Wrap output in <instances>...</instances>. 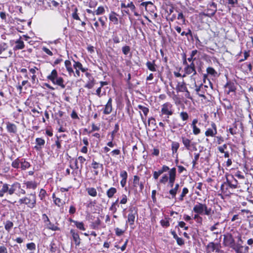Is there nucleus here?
<instances>
[{
  "mask_svg": "<svg viewBox=\"0 0 253 253\" xmlns=\"http://www.w3.org/2000/svg\"><path fill=\"white\" fill-rule=\"evenodd\" d=\"M118 16L119 15L116 12L111 11L109 14V19L114 25H118L119 23Z\"/></svg>",
  "mask_w": 253,
  "mask_h": 253,
  "instance_id": "32",
  "label": "nucleus"
},
{
  "mask_svg": "<svg viewBox=\"0 0 253 253\" xmlns=\"http://www.w3.org/2000/svg\"><path fill=\"white\" fill-rule=\"evenodd\" d=\"M224 88H227L228 90H226V93L227 94H229L230 92H236L237 87L235 84L231 81H228L226 84L224 85Z\"/></svg>",
  "mask_w": 253,
  "mask_h": 253,
  "instance_id": "27",
  "label": "nucleus"
},
{
  "mask_svg": "<svg viewBox=\"0 0 253 253\" xmlns=\"http://www.w3.org/2000/svg\"><path fill=\"white\" fill-rule=\"evenodd\" d=\"M48 196L46 190L43 188L40 189L38 196L42 201H45V198Z\"/></svg>",
  "mask_w": 253,
  "mask_h": 253,
  "instance_id": "45",
  "label": "nucleus"
},
{
  "mask_svg": "<svg viewBox=\"0 0 253 253\" xmlns=\"http://www.w3.org/2000/svg\"><path fill=\"white\" fill-rule=\"evenodd\" d=\"M226 178V184L231 188L235 189L238 187V180L235 175H225Z\"/></svg>",
  "mask_w": 253,
  "mask_h": 253,
  "instance_id": "19",
  "label": "nucleus"
},
{
  "mask_svg": "<svg viewBox=\"0 0 253 253\" xmlns=\"http://www.w3.org/2000/svg\"><path fill=\"white\" fill-rule=\"evenodd\" d=\"M216 11L217 4L214 2H211L208 4L207 13L204 12H200L199 14V16L201 19L206 16L211 17L215 14Z\"/></svg>",
  "mask_w": 253,
  "mask_h": 253,
  "instance_id": "8",
  "label": "nucleus"
},
{
  "mask_svg": "<svg viewBox=\"0 0 253 253\" xmlns=\"http://www.w3.org/2000/svg\"><path fill=\"white\" fill-rule=\"evenodd\" d=\"M220 208L221 207H219ZM220 210H218V209H215L214 207L213 209L212 210L211 208H209L208 210V212H209V214H206V215L208 216L209 219L210 221H213V222L218 221V220L221 218L222 213L220 212Z\"/></svg>",
  "mask_w": 253,
  "mask_h": 253,
  "instance_id": "10",
  "label": "nucleus"
},
{
  "mask_svg": "<svg viewBox=\"0 0 253 253\" xmlns=\"http://www.w3.org/2000/svg\"><path fill=\"white\" fill-rule=\"evenodd\" d=\"M67 135L65 134H62L60 135H56V139L55 141V143L51 145V147L53 149L55 150V153L58 155L61 152V149H63L62 144L63 143V140L62 138H65Z\"/></svg>",
  "mask_w": 253,
  "mask_h": 253,
  "instance_id": "9",
  "label": "nucleus"
},
{
  "mask_svg": "<svg viewBox=\"0 0 253 253\" xmlns=\"http://www.w3.org/2000/svg\"><path fill=\"white\" fill-rule=\"evenodd\" d=\"M26 247H27V249H28L31 251H34L36 249V244L34 242H31V243L27 244Z\"/></svg>",
  "mask_w": 253,
  "mask_h": 253,
  "instance_id": "64",
  "label": "nucleus"
},
{
  "mask_svg": "<svg viewBox=\"0 0 253 253\" xmlns=\"http://www.w3.org/2000/svg\"><path fill=\"white\" fill-rule=\"evenodd\" d=\"M220 248V245L214 242H210L206 246L207 253H212L214 252L219 253Z\"/></svg>",
  "mask_w": 253,
  "mask_h": 253,
  "instance_id": "21",
  "label": "nucleus"
},
{
  "mask_svg": "<svg viewBox=\"0 0 253 253\" xmlns=\"http://www.w3.org/2000/svg\"><path fill=\"white\" fill-rule=\"evenodd\" d=\"M30 167V163L26 161L25 159L22 158L21 159L20 168L22 169L25 170Z\"/></svg>",
  "mask_w": 253,
  "mask_h": 253,
  "instance_id": "51",
  "label": "nucleus"
},
{
  "mask_svg": "<svg viewBox=\"0 0 253 253\" xmlns=\"http://www.w3.org/2000/svg\"><path fill=\"white\" fill-rule=\"evenodd\" d=\"M140 6L144 7L145 10L150 14L154 13L155 17L157 16V14L155 12L156 9V6L151 1L142 2Z\"/></svg>",
  "mask_w": 253,
  "mask_h": 253,
  "instance_id": "15",
  "label": "nucleus"
},
{
  "mask_svg": "<svg viewBox=\"0 0 253 253\" xmlns=\"http://www.w3.org/2000/svg\"><path fill=\"white\" fill-rule=\"evenodd\" d=\"M237 236L236 238L237 239V244H236V245H238L239 244V246H240V247H239V253H240L241 252V249L243 248L242 244H243L244 242L242 239L241 234L239 232H237Z\"/></svg>",
  "mask_w": 253,
  "mask_h": 253,
  "instance_id": "44",
  "label": "nucleus"
},
{
  "mask_svg": "<svg viewBox=\"0 0 253 253\" xmlns=\"http://www.w3.org/2000/svg\"><path fill=\"white\" fill-rule=\"evenodd\" d=\"M17 206H26L27 208L33 209L36 207L37 196L35 192L31 193L20 198L18 201Z\"/></svg>",
  "mask_w": 253,
  "mask_h": 253,
  "instance_id": "1",
  "label": "nucleus"
},
{
  "mask_svg": "<svg viewBox=\"0 0 253 253\" xmlns=\"http://www.w3.org/2000/svg\"><path fill=\"white\" fill-rule=\"evenodd\" d=\"M174 112L173 105L170 102H167L161 106L160 116L163 117L164 116H172Z\"/></svg>",
  "mask_w": 253,
  "mask_h": 253,
  "instance_id": "7",
  "label": "nucleus"
},
{
  "mask_svg": "<svg viewBox=\"0 0 253 253\" xmlns=\"http://www.w3.org/2000/svg\"><path fill=\"white\" fill-rule=\"evenodd\" d=\"M95 84V80L94 78L88 80L86 84L84 85V87L87 89H91Z\"/></svg>",
  "mask_w": 253,
  "mask_h": 253,
  "instance_id": "55",
  "label": "nucleus"
},
{
  "mask_svg": "<svg viewBox=\"0 0 253 253\" xmlns=\"http://www.w3.org/2000/svg\"><path fill=\"white\" fill-rule=\"evenodd\" d=\"M6 129L9 133L11 134H16L18 131L17 126L10 122H7L6 123Z\"/></svg>",
  "mask_w": 253,
  "mask_h": 253,
  "instance_id": "25",
  "label": "nucleus"
},
{
  "mask_svg": "<svg viewBox=\"0 0 253 253\" xmlns=\"http://www.w3.org/2000/svg\"><path fill=\"white\" fill-rule=\"evenodd\" d=\"M70 166L73 169L72 174H80L81 173L82 167L79 166L77 160L71 161Z\"/></svg>",
  "mask_w": 253,
  "mask_h": 253,
  "instance_id": "24",
  "label": "nucleus"
},
{
  "mask_svg": "<svg viewBox=\"0 0 253 253\" xmlns=\"http://www.w3.org/2000/svg\"><path fill=\"white\" fill-rule=\"evenodd\" d=\"M146 66L150 71L156 72L157 71V66L155 63V60L152 61H148L146 63Z\"/></svg>",
  "mask_w": 253,
  "mask_h": 253,
  "instance_id": "38",
  "label": "nucleus"
},
{
  "mask_svg": "<svg viewBox=\"0 0 253 253\" xmlns=\"http://www.w3.org/2000/svg\"><path fill=\"white\" fill-rule=\"evenodd\" d=\"M128 2L126 4V0H124L121 1V8H129L130 10L133 13L135 16H140V15L136 10V7L132 1L128 0Z\"/></svg>",
  "mask_w": 253,
  "mask_h": 253,
  "instance_id": "16",
  "label": "nucleus"
},
{
  "mask_svg": "<svg viewBox=\"0 0 253 253\" xmlns=\"http://www.w3.org/2000/svg\"><path fill=\"white\" fill-rule=\"evenodd\" d=\"M46 79L52 84L59 86L62 89H64L66 87L64 79L59 76L57 71L55 69H53L50 73L47 76Z\"/></svg>",
  "mask_w": 253,
  "mask_h": 253,
  "instance_id": "3",
  "label": "nucleus"
},
{
  "mask_svg": "<svg viewBox=\"0 0 253 253\" xmlns=\"http://www.w3.org/2000/svg\"><path fill=\"white\" fill-rule=\"evenodd\" d=\"M88 194L91 197H96L97 195V192L95 188L88 187L86 189Z\"/></svg>",
  "mask_w": 253,
  "mask_h": 253,
  "instance_id": "50",
  "label": "nucleus"
},
{
  "mask_svg": "<svg viewBox=\"0 0 253 253\" xmlns=\"http://www.w3.org/2000/svg\"><path fill=\"white\" fill-rule=\"evenodd\" d=\"M105 12V8L103 6H99L97 9L93 12V15H99L103 14Z\"/></svg>",
  "mask_w": 253,
  "mask_h": 253,
  "instance_id": "52",
  "label": "nucleus"
},
{
  "mask_svg": "<svg viewBox=\"0 0 253 253\" xmlns=\"http://www.w3.org/2000/svg\"><path fill=\"white\" fill-rule=\"evenodd\" d=\"M209 208L206 205V204H202L201 203H197V204L195 205L193 209V211H194L195 213H200L201 215H206L209 214V212H208V210Z\"/></svg>",
  "mask_w": 253,
  "mask_h": 253,
  "instance_id": "12",
  "label": "nucleus"
},
{
  "mask_svg": "<svg viewBox=\"0 0 253 253\" xmlns=\"http://www.w3.org/2000/svg\"><path fill=\"white\" fill-rule=\"evenodd\" d=\"M138 208L136 206H130L128 208V214L126 221V225L127 227V224L131 226L134 224L136 217H138Z\"/></svg>",
  "mask_w": 253,
  "mask_h": 253,
  "instance_id": "5",
  "label": "nucleus"
},
{
  "mask_svg": "<svg viewBox=\"0 0 253 253\" xmlns=\"http://www.w3.org/2000/svg\"><path fill=\"white\" fill-rule=\"evenodd\" d=\"M23 184L26 186V188L28 189L35 190L39 183L35 181H24Z\"/></svg>",
  "mask_w": 253,
  "mask_h": 253,
  "instance_id": "33",
  "label": "nucleus"
},
{
  "mask_svg": "<svg viewBox=\"0 0 253 253\" xmlns=\"http://www.w3.org/2000/svg\"><path fill=\"white\" fill-rule=\"evenodd\" d=\"M71 9L72 11L71 17L74 20L80 21L81 19L79 16V10L78 7L75 5H71Z\"/></svg>",
  "mask_w": 253,
  "mask_h": 253,
  "instance_id": "30",
  "label": "nucleus"
},
{
  "mask_svg": "<svg viewBox=\"0 0 253 253\" xmlns=\"http://www.w3.org/2000/svg\"><path fill=\"white\" fill-rule=\"evenodd\" d=\"M137 107L143 113V114H142V113H141V111L139 112V115L140 116L141 121L144 124L146 125V118L147 117L148 113H149V109L148 107H146V106H143L141 104L138 105Z\"/></svg>",
  "mask_w": 253,
  "mask_h": 253,
  "instance_id": "20",
  "label": "nucleus"
},
{
  "mask_svg": "<svg viewBox=\"0 0 253 253\" xmlns=\"http://www.w3.org/2000/svg\"><path fill=\"white\" fill-rule=\"evenodd\" d=\"M21 185L18 182L14 183L9 188L8 185L6 183L3 184L2 181H0V197H3L6 192H8L9 195H12L16 189L20 188Z\"/></svg>",
  "mask_w": 253,
  "mask_h": 253,
  "instance_id": "4",
  "label": "nucleus"
},
{
  "mask_svg": "<svg viewBox=\"0 0 253 253\" xmlns=\"http://www.w3.org/2000/svg\"><path fill=\"white\" fill-rule=\"evenodd\" d=\"M26 84H29V86H30V83L28 79L23 81L21 84H19L16 86L17 90L20 92H21L23 89V86L25 85Z\"/></svg>",
  "mask_w": 253,
  "mask_h": 253,
  "instance_id": "54",
  "label": "nucleus"
},
{
  "mask_svg": "<svg viewBox=\"0 0 253 253\" xmlns=\"http://www.w3.org/2000/svg\"><path fill=\"white\" fill-rule=\"evenodd\" d=\"M175 89L177 92H185V96L188 99H192L190 93L188 91L186 83L184 81L179 82L176 86Z\"/></svg>",
  "mask_w": 253,
  "mask_h": 253,
  "instance_id": "13",
  "label": "nucleus"
},
{
  "mask_svg": "<svg viewBox=\"0 0 253 253\" xmlns=\"http://www.w3.org/2000/svg\"><path fill=\"white\" fill-rule=\"evenodd\" d=\"M4 228L6 231L9 232L13 228L14 224L12 221L7 220L4 223Z\"/></svg>",
  "mask_w": 253,
  "mask_h": 253,
  "instance_id": "48",
  "label": "nucleus"
},
{
  "mask_svg": "<svg viewBox=\"0 0 253 253\" xmlns=\"http://www.w3.org/2000/svg\"><path fill=\"white\" fill-rule=\"evenodd\" d=\"M64 64L67 71L70 76H71L74 73V70L72 68V65L71 61L69 60H66L64 62Z\"/></svg>",
  "mask_w": 253,
  "mask_h": 253,
  "instance_id": "40",
  "label": "nucleus"
},
{
  "mask_svg": "<svg viewBox=\"0 0 253 253\" xmlns=\"http://www.w3.org/2000/svg\"><path fill=\"white\" fill-rule=\"evenodd\" d=\"M73 67L75 69L80 70L82 72H85L88 71V68L83 67L82 64L78 61L73 60Z\"/></svg>",
  "mask_w": 253,
  "mask_h": 253,
  "instance_id": "37",
  "label": "nucleus"
},
{
  "mask_svg": "<svg viewBox=\"0 0 253 253\" xmlns=\"http://www.w3.org/2000/svg\"><path fill=\"white\" fill-rule=\"evenodd\" d=\"M211 128H208L205 132V135L207 137H215L217 133V126L216 124L212 122L211 123Z\"/></svg>",
  "mask_w": 253,
  "mask_h": 253,
  "instance_id": "22",
  "label": "nucleus"
},
{
  "mask_svg": "<svg viewBox=\"0 0 253 253\" xmlns=\"http://www.w3.org/2000/svg\"><path fill=\"white\" fill-rule=\"evenodd\" d=\"M181 142L184 145V147L187 150H192V149H196L195 144L192 140L185 136H181Z\"/></svg>",
  "mask_w": 253,
  "mask_h": 253,
  "instance_id": "17",
  "label": "nucleus"
},
{
  "mask_svg": "<svg viewBox=\"0 0 253 253\" xmlns=\"http://www.w3.org/2000/svg\"><path fill=\"white\" fill-rule=\"evenodd\" d=\"M21 165V159L18 157L15 160H14L11 163V166L13 168L18 169L20 168Z\"/></svg>",
  "mask_w": 253,
  "mask_h": 253,
  "instance_id": "53",
  "label": "nucleus"
},
{
  "mask_svg": "<svg viewBox=\"0 0 253 253\" xmlns=\"http://www.w3.org/2000/svg\"><path fill=\"white\" fill-rule=\"evenodd\" d=\"M176 12L178 13L177 18L178 20H181L182 24H185V16L183 15V13L180 11L179 12L178 10H176Z\"/></svg>",
  "mask_w": 253,
  "mask_h": 253,
  "instance_id": "59",
  "label": "nucleus"
},
{
  "mask_svg": "<svg viewBox=\"0 0 253 253\" xmlns=\"http://www.w3.org/2000/svg\"><path fill=\"white\" fill-rule=\"evenodd\" d=\"M119 207V199H117L112 204L111 207L109 208V211H111L112 213L114 214L117 212Z\"/></svg>",
  "mask_w": 253,
  "mask_h": 253,
  "instance_id": "43",
  "label": "nucleus"
},
{
  "mask_svg": "<svg viewBox=\"0 0 253 253\" xmlns=\"http://www.w3.org/2000/svg\"><path fill=\"white\" fill-rule=\"evenodd\" d=\"M101 224V221L99 217H97L96 219L91 223L90 224V228L94 230H98L100 229V226Z\"/></svg>",
  "mask_w": 253,
  "mask_h": 253,
  "instance_id": "41",
  "label": "nucleus"
},
{
  "mask_svg": "<svg viewBox=\"0 0 253 253\" xmlns=\"http://www.w3.org/2000/svg\"><path fill=\"white\" fill-rule=\"evenodd\" d=\"M188 192H189V190L187 188H186V187L183 188L182 189V193L179 198V200L181 201H183L184 197L186 196V195L187 194H188Z\"/></svg>",
  "mask_w": 253,
  "mask_h": 253,
  "instance_id": "61",
  "label": "nucleus"
},
{
  "mask_svg": "<svg viewBox=\"0 0 253 253\" xmlns=\"http://www.w3.org/2000/svg\"><path fill=\"white\" fill-rule=\"evenodd\" d=\"M49 250L51 253H60V248L54 240H52L49 245Z\"/></svg>",
  "mask_w": 253,
  "mask_h": 253,
  "instance_id": "35",
  "label": "nucleus"
},
{
  "mask_svg": "<svg viewBox=\"0 0 253 253\" xmlns=\"http://www.w3.org/2000/svg\"><path fill=\"white\" fill-rule=\"evenodd\" d=\"M223 244L225 246L229 247L234 250L237 253H239V247L238 245H236L235 240L233 238V235L231 233H227L226 235H224Z\"/></svg>",
  "mask_w": 253,
  "mask_h": 253,
  "instance_id": "6",
  "label": "nucleus"
},
{
  "mask_svg": "<svg viewBox=\"0 0 253 253\" xmlns=\"http://www.w3.org/2000/svg\"><path fill=\"white\" fill-rule=\"evenodd\" d=\"M169 170V167L164 165L158 171H154L153 174H162L163 172L168 171Z\"/></svg>",
  "mask_w": 253,
  "mask_h": 253,
  "instance_id": "58",
  "label": "nucleus"
},
{
  "mask_svg": "<svg viewBox=\"0 0 253 253\" xmlns=\"http://www.w3.org/2000/svg\"><path fill=\"white\" fill-rule=\"evenodd\" d=\"M180 147V144L177 141H172L171 144V150L172 155H178L177 151Z\"/></svg>",
  "mask_w": 253,
  "mask_h": 253,
  "instance_id": "36",
  "label": "nucleus"
},
{
  "mask_svg": "<svg viewBox=\"0 0 253 253\" xmlns=\"http://www.w3.org/2000/svg\"><path fill=\"white\" fill-rule=\"evenodd\" d=\"M207 85H204L203 84H201L198 87L196 88V91L197 94L200 97H203L204 99H206L207 98L206 96L205 95V88H208Z\"/></svg>",
  "mask_w": 253,
  "mask_h": 253,
  "instance_id": "34",
  "label": "nucleus"
},
{
  "mask_svg": "<svg viewBox=\"0 0 253 253\" xmlns=\"http://www.w3.org/2000/svg\"><path fill=\"white\" fill-rule=\"evenodd\" d=\"M28 68L29 71V76L28 74L27 69L26 68H20L18 72L23 74L24 77L26 79L29 80L31 78V82L32 84L38 83L39 82V80L36 74L37 71L39 70L38 68L36 66H33L31 68L30 66H29Z\"/></svg>",
  "mask_w": 253,
  "mask_h": 253,
  "instance_id": "2",
  "label": "nucleus"
},
{
  "mask_svg": "<svg viewBox=\"0 0 253 253\" xmlns=\"http://www.w3.org/2000/svg\"><path fill=\"white\" fill-rule=\"evenodd\" d=\"M107 17L104 16V17H100L98 18V20L100 22L101 27L103 28L106 27V21H107Z\"/></svg>",
  "mask_w": 253,
  "mask_h": 253,
  "instance_id": "60",
  "label": "nucleus"
},
{
  "mask_svg": "<svg viewBox=\"0 0 253 253\" xmlns=\"http://www.w3.org/2000/svg\"><path fill=\"white\" fill-rule=\"evenodd\" d=\"M117 189L115 187L110 188L106 192V195L109 198H112L117 193Z\"/></svg>",
  "mask_w": 253,
  "mask_h": 253,
  "instance_id": "49",
  "label": "nucleus"
},
{
  "mask_svg": "<svg viewBox=\"0 0 253 253\" xmlns=\"http://www.w3.org/2000/svg\"><path fill=\"white\" fill-rule=\"evenodd\" d=\"M179 117L183 122H185L184 125H185L186 123V122L188 120L189 118V115L186 111L181 112L179 113Z\"/></svg>",
  "mask_w": 253,
  "mask_h": 253,
  "instance_id": "47",
  "label": "nucleus"
},
{
  "mask_svg": "<svg viewBox=\"0 0 253 253\" xmlns=\"http://www.w3.org/2000/svg\"><path fill=\"white\" fill-rule=\"evenodd\" d=\"M227 4L234 7L238 3V0H224Z\"/></svg>",
  "mask_w": 253,
  "mask_h": 253,
  "instance_id": "63",
  "label": "nucleus"
},
{
  "mask_svg": "<svg viewBox=\"0 0 253 253\" xmlns=\"http://www.w3.org/2000/svg\"><path fill=\"white\" fill-rule=\"evenodd\" d=\"M15 45L13 48L14 50L22 49L25 47L24 43L23 41L21 40V37L15 42Z\"/></svg>",
  "mask_w": 253,
  "mask_h": 253,
  "instance_id": "39",
  "label": "nucleus"
},
{
  "mask_svg": "<svg viewBox=\"0 0 253 253\" xmlns=\"http://www.w3.org/2000/svg\"><path fill=\"white\" fill-rule=\"evenodd\" d=\"M206 71L208 75L213 77H215L217 74V72L215 70V69L211 67H208L207 68Z\"/></svg>",
  "mask_w": 253,
  "mask_h": 253,
  "instance_id": "56",
  "label": "nucleus"
},
{
  "mask_svg": "<svg viewBox=\"0 0 253 253\" xmlns=\"http://www.w3.org/2000/svg\"><path fill=\"white\" fill-rule=\"evenodd\" d=\"M75 225L76 227L80 230L84 231L85 230V228L84 227V224L82 221H77L75 222Z\"/></svg>",
  "mask_w": 253,
  "mask_h": 253,
  "instance_id": "57",
  "label": "nucleus"
},
{
  "mask_svg": "<svg viewBox=\"0 0 253 253\" xmlns=\"http://www.w3.org/2000/svg\"><path fill=\"white\" fill-rule=\"evenodd\" d=\"M223 102L222 103V105L223 106L225 110H232L233 106L230 102V101L227 99L224 98L223 99Z\"/></svg>",
  "mask_w": 253,
  "mask_h": 253,
  "instance_id": "42",
  "label": "nucleus"
},
{
  "mask_svg": "<svg viewBox=\"0 0 253 253\" xmlns=\"http://www.w3.org/2000/svg\"><path fill=\"white\" fill-rule=\"evenodd\" d=\"M42 219L45 228L53 231L60 230V227H59L57 225H56L51 223L49 217L45 213L42 214Z\"/></svg>",
  "mask_w": 253,
  "mask_h": 253,
  "instance_id": "11",
  "label": "nucleus"
},
{
  "mask_svg": "<svg viewBox=\"0 0 253 253\" xmlns=\"http://www.w3.org/2000/svg\"><path fill=\"white\" fill-rule=\"evenodd\" d=\"M70 233L72 237L73 240L76 247H79L81 244V239L79 234L74 229H71Z\"/></svg>",
  "mask_w": 253,
  "mask_h": 253,
  "instance_id": "28",
  "label": "nucleus"
},
{
  "mask_svg": "<svg viewBox=\"0 0 253 253\" xmlns=\"http://www.w3.org/2000/svg\"><path fill=\"white\" fill-rule=\"evenodd\" d=\"M112 99L110 97L109 98L106 104L105 105L103 113L105 115H109L112 112Z\"/></svg>",
  "mask_w": 253,
  "mask_h": 253,
  "instance_id": "31",
  "label": "nucleus"
},
{
  "mask_svg": "<svg viewBox=\"0 0 253 253\" xmlns=\"http://www.w3.org/2000/svg\"><path fill=\"white\" fill-rule=\"evenodd\" d=\"M133 184L134 187H139V191H142L144 188V182L140 181V178L137 175H134Z\"/></svg>",
  "mask_w": 253,
  "mask_h": 253,
  "instance_id": "29",
  "label": "nucleus"
},
{
  "mask_svg": "<svg viewBox=\"0 0 253 253\" xmlns=\"http://www.w3.org/2000/svg\"><path fill=\"white\" fill-rule=\"evenodd\" d=\"M191 127L192 128L193 133L194 135H197L201 133V129L197 126V125L191 126Z\"/></svg>",
  "mask_w": 253,
  "mask_h": 253,
  "instance_id": "62",
  "label": "nucleus"
},
{
  "mask_svg": "<svg viewBox=\"0 0 253 253\" xmlns=\"http://www.w3.org/2000/svg\"><path fill=\"white\" fill-rule=\"evenodd\" d=\"M169 220L170 218L168 216L165 217L164 219L160 220V224L164 228H167L169 226Z\"/></svg>",
  "mask_w": 253,
  "mask_h": 253,
  "instance_id": "46",
  "label": "nucleus"
},
{
  "mask_svg": "<svg viewBox=\"0 0 253 253\" xmlns=\"http://www.w3.org/2000/svg\"><path fill=\"white\" fill-rule=\"evenodd\" d=\"M90 168L93 170L95 174L102 173L103 170V166L102 164L97 163L94 160L92 161Z\"/></svg>",
  "mask_w": 253,
  "mask_h": 253,
  "instance_id": "23",
  "label": "nucleus"
},
{
  "mask_svg": "<svg viewBox=\"0 0 253 253\" xmlns=\"http://www.w3.org/2000/svg\"><path fill=\"white\" fill-rule=\"evenodd\" d=\"M183 65L185 66L184 68V74L182 76V77H185L186 75L191 74L194 76L197 74L196 66L194 62L188 64L187 62L186 64H184Z\"/></svg>",
  "mask_w": 253,
  "mask_h": 253,
  "instance_id": "14",
  "label": "nucleus"
},
{
  "mask_svg": "<svg viewBox=\"0 0 253 253\" xmlns=\"http://www.w3.org/2000/svg\"><path fill=\"white\" fill-rule=\"evenodd\" d=\"M226 185V182H224L221 184L220 187L221 193L218 194V196L223 200L228 199L231 197V195H233V193L229 191L227 187H225Z\"/></svg>",
  "mask_w": 253,
  "mask_h": 253,
  "instance_id": "18",
  "label": "nucleus"
},
{
  "mask_svg": "<svg viewBox=\"0 0 253 253\" xmlns=\"http://www.w3.org/2000/svg\"><path fill=\"white\" fill-rule=\"evenodd\" d=\"M35 143L36 145L34 147V149L37 151H40L43 148L45 142L43 138L42 137H38L36 138Z\"/></svg>",
  "mask_w": 253,
  "mask_h": 253,
  "instance_id": "26",
  "label": "nucleus"
}]
</instances>
